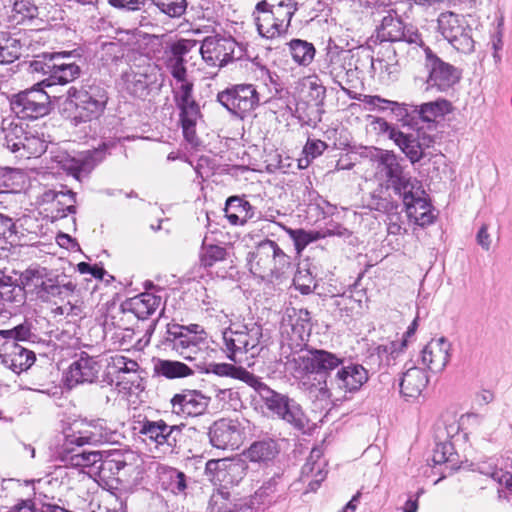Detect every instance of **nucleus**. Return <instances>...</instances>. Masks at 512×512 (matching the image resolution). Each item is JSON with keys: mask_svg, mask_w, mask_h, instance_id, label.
<instances>
[{"mask_svg": "<svg viewBox=\"0 0 512 512\" xmlns=\"http://www.w3.org/2000/svg\"><path fill=\"white\" fill-rule=\"evenodd\" d=\"M165 340L179 356L188 361H195L197 368L203 373L238 379L250 387L256 382L257 376L241 366L230 363H206L209 342L207 334L198 324H168Z\"/></svg>", "mask_w": 512, "mask_h": 512, "instance_id": "obj_1", "label": "nucleus"}, {"mask_svg": "<svg viewBox=\"0 0 512 512\" xmlns=\"http://www.w3.org/2000/svg\"><path fill=\"white\" fill-rule=\"evenodd\" d=\"M21 283L27 292L43 303L57 305L53 309L55 315L80 316L82 301L76 294V284L72 281L63 282L43 267L28 268L22 272Z\"/></svg>", "mask_w": 512, "mask_h": 512, "instance_id": "obj_2", "label": "nucleus"}, {"mask_svg": "<svg viewBox=\"0 0 512 512\" xmlns=\"http://www.w3.org/2000/svg\"><path fill=\"white\" fill-rule=\"evenodd\" d=\"M302 385L318 399L332 396L327 384L330 371L343 364L344 358L323 349H309L293 358Z\"/></svg>", "mask_w": 512, "mask_h": 512, "instance_id": "obj_3", "label": "nucleus"}, {"mask_svg": "<svg viewBox=\"0 0 512 512\" xmlns=\"http://www.w3.org/2000/svg\"><path fill=\"white\" fill-rule=\"evenodd\" d=\"M219 321L229 326L222 331V350L226 357L234 362H240L241 356L250 354L257 356L262 350L263 329L260 324L250 320L246 323L234 322L227 314L221 313Z\"/></svg>", "mask_w": 512, "mask_h": 512, "instance_id": "obj_4", "label": "nucleus"}, {"mask_svg": "<svg viewBox=\"0 0 512 512\" xmlns=\"http://www.w3.org/2000/svg\"><path fill=\"white\" fill-rule=\"evenodd\" d=\"M297 11L296 0H257L252 17L261 37L275 39L288 32Z\"/></svg>", "mask_w": 512, "mask_h": 512, "instance_id": "obj_5", "label": "nucleus"}, {"mask_svg": "<svg viewBox=\"0 0 512 512\" xmlns=\"http://www.w3.org/2000/svg\"><path fill=\"white\" fill-rule=\"evenodd\" d=\"M252 388L258 393L266 408L273 415L289 423L296 429L302 430L305 428L307 418L297 402L290 399L287 395L270 389L259 377H257Z\"/></svg>", "mask_w": 512, "mask_h": 512, "instance_id": "obj_6", "label": "nucleus"}, {"mask_svg": "<svg viewBox=\"0 0 512 512\" xmlns=\"http://www.w3.org/2000/svg\"><path fill=\"white\" fill-rule=\"evenodd\" d=\"M70 102L74 105L75 124L99 119L108 103V92L101 85H89L80 90H69Z\"/></svg>", "mask_w": 512, "mask_h": 512, "instance_id": "obj_7", "label": "nucleus"}, {"mask_svg": "<svg viewBox=\"0 0 512 512\" xmlns=\"http://www.w3.org/2000/svg\"><path fill=\"white\" fill-rule=\"evenodd\" d=\"M250 271L261 278L277 275L289 265V257L272 240L260 242L248 259Z\"/></svg>", "mask_w": 512, "mask_h": 512, "instance_id": "obj_8", "label": "nucleus"}, {"mask_svg": "<svg viewBox=\"0 0 512 512\" xmlns=\"http://www.w3.org/2000/svg\"><path fill=\"white\" fill-rule=\"evenodd\" d=\"M217 101L234 117L244 119L260 104L259 93L252 84H235L218 92Z\"/></svg>", "mask_w": 512, "mask_h": 512, "instance_id": "obj_9", "label": "nucleus"}, {"mask_svg": "<svg viewBox=\"0 0 512 512\" xmlns=\"http://www.w3.org/2000/svg\"><path fill=\"white\" fill-rule=\"evenodd\" d=\"M192 81L187 80L175 83L173 97L177 108L180 110V121L185 139L194 143L196 139L195 126L201 116L199 105L193 97Z\"/></svg>", "mask_w": 512, "mask_h": 512, "instance_id": "obj_10", "label": "nucleus"}, {"mask_svg": "<svg viewBox=\"0 0 512 512\" xmlns=\"http://www.w3.org/2000/svg\"><path fill=\"white\" fill-rule=\"evenodd\" d=\"M42 81L19 92L11 100V109L19 119H37L50 112V96L43 90Z\"/></svg>", "mask_w": 512, "mask_h": 512, "instance_id": "obj_11", "label": "nucleus"}, {"mask_svg": "<svg viewBox=\"0 0 512 512\" xmlns=\"http://www.w3.org/2000/svg\"><path fill=\"white\" fill-rule=\"evenodd\" d=\"M437 23L438 31L457 51L464 54L474 51L472 28L461 15L444 12L439 15Z\"/></svg>", "mask_w": 512, "mask_h": 512, "instance_id": "obj_12", "label": "nucleus"}, {"mask_svg": "<svg viewBox=\"0 0 512 512\" xmlns=\"http://www.w3.org/2000/svg\"><path fill=\"white\" fill-rule=\"evenodd\" d=\"M424 51L425 68L428 72L427 90L436 88L438 91H447L460 80V72L457 68L441 60L429 47H425Z\"/></svg>", "mask_w": 512, "mask_h": 512, "instance_id": "obj_13", "label": "nucleus"}, {"mask_svg": "<svg viewBox=\"0 0 512 512\" xmlns=\"http://www.w3.org/2000/svg\"><path fill=\"white\" fill-rule=\"evenodd\" d=\"M378 38L381 41L397 42L403 41L416 46H424V42L417 27L406 25L397 15L389 11L383 17L381 25L378 28Z\"/></svg>", "mask_w": 512, "mask_h": 512, "instance_id": "obj_14", "label": "nucleus"}, {"mask_svg": "<svg viewBox=\"0 0 512 512\" xmlns=\"http://www.w3.org/2000/svg\"><path fill=\"white\" fill-rule=\"evenodd\" d=\"M237 42L231 37L208 36L201 44L200 53L210 66L223 67L233 61Z\"/></svg>", "mask_w": 512, "mask_h": 512, "instance_id": "obj_15", "label": "nucleus"}, {"mask_svg": "<svg viewBox=\"0 0 512 512\" xmlns=\"http://www.w3.org/2000/svg\"><path fill=\"white\" fill-rule=\"evenodd\" d=\"M374 166V179L385 188H395L405 175L397 156L388 150H379L371 159Z\"/></svg>", "mask_w": 512, "mask_h": 512, "instance_id": "obj_16", "label": "nucleus"}, {"mask_svg": "<svg viewBox=\"0 0 512 512\" xmlns=\"http://www.w3.org/2000/svg\"><path fill=\"white\" fill-rule=\"evenodd\" d=\"M138 426H134V430L146 439L154 442L157 446L166 445L170 449L174 448L181 435L182 426L168 425L164 420L151 421L143 419L138 421Z\"/></svg>", "mask_w": 512, "mask_h": 512, "instance_id": "obj_17", "label": "nucleus"}, {"mask_svg": "<svg viewBox=\"0 0 512 512\" xmlns=\"http://www.w3.org/2000/svg\"><path fill=\"white\" fill-rule=\"evenodd\" d=\"M209 440L217 449H236L244 438V432L240 423L232 419H219L209 428Z\"/></svg>", "mask_w": 512, "mask_h": 512, "instance_id": "obj_18", "label": "nucleus"}, {"mask_svg": "<svg viewBox=\"0 0 512 512\" xmlns=\"http://www.w3.org/2000/svg\"><path fill=\"white\" fill-rule=\"evenodd\" d=\"M369 380L368 370L359 363L340 365L330 380V392L337 390L343 393H355Z\"/></svg>", "mask_w": 512, "mask_h": 512, "instance_id": "obj_19", "label": "nucleus"}, {"mask_svg": "<svg viewBox=\"0 0 512 512\" xmlns=\"http://www.w3.org/2000/svg\"><path fill=\"white\" fill-rule=\"evenodd\" d=\"M113 146L110 143H103L94 150L81 153L77 158L69 156H56L57 162L64 170L71 173L77 179L81 174L89 173L95 165L100 163L107 154V151Z\"/></svg>", "mask_w": 512, "mask_h": 512, "instance_id": "obj_20", "label": "nucleus"}, {"mask_svg": "<svg viewBox=\"0 0 512 512\" xmlns=\"http://www.w3.org/2000/svg\"><path fill=\"white\" fill-rule=\"evenodd\" d=\"M158 75V70L154 66L131 68L122 76L124 88L132 96L146 98L152 87L157 84Z\"/></svg>", "mask_w": 512, "mask_h": 512, "instance_id": "obj_21", "label": "nucleus"}, {"mask_svg": "<svg viewBox=\"0 0 512 512\" xmlns=\"http://www.w3.org/2000/svg\"><path fill=\"white\" fill-rule=\"evenodd\" d=\"M209 400L199 390L185 389L171 398V410L180 417H196L206 411Z\"/></svg>", "mask_w": 512, "mask_h": 512, "instance_id": "obj_22", "label": "nucleus"}, {"mask_svg": "<svg viewBox=\"0 0 512 512\" xmlns=\"http://www.w3.org/2000/svg\"><path fill=\"white\" fill-rule=\"evenodd\" d=\"M452 344L445 337L432 338L421 350L420 361L431 372H442L451 358Z\"/></svg>", "mask_w": 512, "mask_h": 512, "instance_id": "obj_23", "label": "nucleus"}, {"mask_svg": "<svg viewBox=\"0 0 512 512\" xmlns=\"http://www.w3.org/2000/svg\"><path fill=\"white\" fill-rule=\"evenodd\" d=\"M1 363L16 374L27 371L35 362V353L15 341H6L0 350Z\"/></svg>", "mask_w": 512, "mask_h": 512, "instance_id": "obj_24", "label": "nucleus"}, {"mask_svg": "<svg viewBox=\"0 0 512 512\" xmlns=\"http://www.w3.org/2000/svg\"><path fill=\"white\" fill-rule=\"evenodd\" d=\"M100 370L101 365L94 357L82 354L70 365L66 381L71 387L82 383H93L97 380Z\"/></svg>", "mask_w": 512, "mask_h": 512, "instance_id": "obj_25", "label": "nucleus"}, {"mask_svg": "<svg viewBox=\"0 0 512 512\" xmlns=\"http://www.w3.org/2000/svg\"><path fill=\"white\" fill-rule=\"evenodd\" d=\"M26 293L27 289L22 283H12L9 277L0 280V300L11 316L21 313L26 303Z\"/></svg>", "mask_w": 512, "mask_h": 512, "instance_id": "obj_26", "label": "nucleus"}, {"mask_svg": "<svg viewBox=\"0 0 512 512\" xmlns=\"http://www.w3.org/2000/svg\"><path fill=\"white\" fill-rule=\"evenodd\" d=\"M83 433L88 439V445L96 446L117 441L118 433L104 419L80 420Z\"/></svg>", "mask_w": 512, "mask_h": 512, "instance_id": "obj_27", "label": "nucleus"}, {"mask_svg": "<svg viewBox=\"0 0 512 512\" xmlns=\"http://www.w3.org/2000/svg\"><path fill=\"white\" fill-rule=\"evenodd\" d=\"M426 372L415 365L406 368L400 377V392L405 398H417L428 384Z\"/></svg>", "mask_w": 512, "mask_h": 512, "instance_id": "obj_28", "label": "nucleus"}, {"mask_svg": "<svg viewBox=\"0 0 512 512\" xmlns=\"http://www.w3.org/2000/svg\"><path fill=\"white\" fill-rule=\"evenodd\" d=\"M322 456L323 451L321 448H313L306 463L302 467V479L305 481L308 478H312L308 483L309 491H315L326 477V472L324 471L326 462Z\"/></svg>", "mask_w": 512, "mask_h": 512, "instance_id": "obj_29", "label": "nucleus"}, {"mask_svg": "<svg viewBox=\"0 0 512 512\" xmlns=\"http://www.w3.org/2000/svg\"><path fill=\"white\" fill-rule=\"evenodd\" d=\"M161 298L152 293H141L123 304V310L133 313L138 319H147L160 306Z\"/></svg>", "mask_w": 512, "mask_h": 512, "instance_id": "obj_30", "label": "nucleus"}, {"mask_svg": "<svg viewBox=\"0 0 512 512\" xmlns=\"http://www.w3.org/2000/svg\"><path fill=\"white\" fill-rule=\"evenodd\" d=\"M224 211L226 218L232 225H245L255 216V208L239 196L229 197Z\"/></svg>", "mask_w": 512, "mask_h": 512, "instance_id": "obj_31", "label": "nucleus"}, {"mask_svg": "<svg viewBox=\"0 0 512 512\" xmlns=\"http://www.w3.org/2000/svg\"><path fill=\"white\" fill-rule=\"evenodd\" d=\"M27 125L18 118H5L1 123L3 144L12 152H21L23 138L27 132Z\"/></svg>", "mask_w": 512, "mask_h": 512, "instance_id": "obj_32", "label": "nucleus"}, {"mask_svg": "<svg viewBox=\"0 0 512 512\" xmlns=\"http://www.w3.org/2000/svg\"><path fill=\"white\" fill-rule=\"evenodd\" d=\"M159 483L163 490L176 496H185L189 478L176 468L163 467L159 472Z\"/></svg>", "mask_w": 512, "mask_h": 512, "instance_id": "obj_33", "label": "nucleus"}, {"mask_svg": "<svg viewBox=\"0 0 512 512\" xmlns=\"http://www.w3.org/2000/svg\"><path fill=\"white\" fill-rule=\"evenodd\" d=\"M280 479V474H275L265 481L254 493L251 500L252 504L263 508H269L273 504L284 500L285 497L283 495L277 494L279 492Z\"/></svg>", "mask_w": 512, "mask_h": 512, "instance_id": "obj_34", "label": "nucleus"}, {"mask_svg": "<svg viewBox=\"0 0 512 512\" xmlns=\"http://www.w3.org/2000/svg\"><path fill=\"white\" fill-rule=\"evenodd\" d=\"M97 466L99 478L102 481L113 479L126 465L125 454L119 450L102 452V459Z\"/></svg>", "mask_w": 512, "mask_h": 512, "instance_id": "obj_35", "label": "nucleus"}, {"mask_svg": "<svg viewBox=\"0 0 512 512\" xmlns=\"http://www.w3.org/2000/svg\"><path fill=\"white\" fill-rule=\"evenodd\" d=\"M418 326V317H416L409 325L407 331L404 334V339L401 341H391L389 343L379 345L376 348V352L381 362L389 366L398 357L407 345V339L415 334Z\"/></svg>", "mask_w": 512, "mask_h": 512, "instance_id": "obj_36", "label": "nucleus"}, {"mask_svg": "<svg viewBox=\"0 0 512 512\" xmlns=\"http://www.w3.org/2000/svg\"><path fill=\"white\" fill-rule=\"evenodd\" d=\"M83 433V427L80 421L74 422L63 432L64 439L59 448V458L64 459L66 456L74 453L78 447L88 445V439Z\"/></svg>", "mask_w": 512, "mask_h": 512, "instance_id": "obj_37", "label": "nucleus"}, {"mask_svg": "<svg viewBox=\"0 0 512 512\" xmlns=\"http://www.w3.org/2000/svg\"><path fill=\"white\" fill-rule=\"evenodd\" d=\"M279 453L277 443L272 439L256 441L244 452V456L251 462L268 463Z\"/></svg>", "mask_w": 512, "mask_h": 512, "instance_id": "obj_38", "label": "nucleus"}, {"mask_svg": "<svg viewBox=\"0 0 512 512\" xmlns=\"http://www.w3.org/2000/svg\"><path fill=\"white\" fill-rule=\"evenodd\" d=\"M154 372L166 379H179L192 376L194 371L180 361L158 359L154 363Z\"/></svg>", "mask_w": 512, "mask_h": 512, "instance_id": "obj_39", "label": "nucleus"}, {"mask_svg": "<svg viewBox=\"0 0 512 512\" xmlns=\"http://www.w3.org/2000/svg\"><path fill=\"white\" fill-rule=\"evenodd\" d=\"M412 111L419 116L424 122H434L436 119L443 117L451 111V104L445 99H437L435 101L415 105Z\"/></svg>", "mask_w": 512, "mask_h": 512, "instance_id": "obj_40", "label": "nucleus"}, {"mask_svg": "<svg viewBox=\"0 0 512 512\" xmlns=\"http://www.w3.org/2000/svg\"><path fill=\"white\" fill-rule=\"evenodd\" d=\"M80 75V67L75 63H64L56 60L55 69L51 78H45L42 80V84L46 87L53 86L56 84H67L72 82Z\"/></svg>", "mask_w": 512, "mask_h": 512, "instance_id": "obj_41", "label": "nucleus"}, {"mask_svg": "<svg viewBox=\"0 0 512 512\" xmlns=\"http://www.w3.org/2000/svg\"><path fill=\"white\" fill-rule=\"evenodd\" d=\"M392 140L413 164L419 162L425 155L420 149L419 143L413 134L394 132L392 134Z\"/></svg>", "mask_w": 512, "mask_h": 512, "instance_id": "obj_42", "label": "nucleus"}, {"mask_svg": "<svg viewBox=\"0 0 512 512\" xmlns=\"http://www.w3.org/2000/svg\"><path fill=\"white\" fill-rule=\"evenodd\" d=\"M405 208L409 219L421 227L434 222L435 216L431 210V205L424 196Z\"/></svg>", "mask_w": 512, "mask_h": 512, "instance_id": "obj_43", "label": "nucleus"}, {"mask_svg": "<svg viewBox=\"0 0 512 512\" xmlns=\"http://www.w3.org/2000/svg\"><path fill=\"white\" fill-rule=\"evenodd\" d=\"M401 180L395 186L394 191L402 197L405 207L425 195L422 185L417 179L404 175Z\"/></svg>", "mask_w": 512, "mask_h": 512, "instance_id": "obj_44", "label": "nucleus"}, {"mask_svg": "<svg viewBox=\"0 0 512 512\" xmlns=\"http://www.w3.org/2000/svg\"><path fill=\"white\" fill-rule=\"evenodd\" d=\"M297 318L293 321L290 316V327L292 331L291 339L298 345L299 342H304L308 339L311 331L310 313L307 310L300 309L297 313Z\"/></svg>", "mask_w": 512, "mask_h": 512, "instance_id": "obj_45", "label": "nucleus"}, {"mask_svg": "<svg viewBox=\"0 0 512 512\" xmlns=\"http://www.w3.org/2000/svg\"><path fill=\"white\" fill-rule=\"evenodd\" d=\"M109 365L117 373V379L119 380H124L126 374L130 375L132 383L139 378L137 374L139 365L132 359L122 355H115L111 357Z\"/></svg>", "mask_w": 512, "mask_h": 512, "instance_id": "obj_46", "label": "nucleus"}, {"mask_svg": "<svg viewBox=\"0 0 512 512\" xmlns=\"http://www.w3.org/2000/svg\"><path fill=\"white\" fill-rule=\"evenodd\" d=\"M301 92L306 94L309 101L316 106L323 103L326 94V88L322 85L316 76L304 77L300 83Z\"/></svg>", "mask_w": 512, "mask_h": 512, "instance_id": "obj_47", "label": "nucleus"}, {"mask_svg": "<svg viewBox=\"0 0 512 512\" xmlns=\"http://www.w3.org/2000/svg\"><path fill=\"white\" fill-rule=\"evenodd\" d=\"M290 52L293 60L299 65H309L315 56V48L313 44L300 40L294 39L289 43Z\"/></svg>", "mask_w": 512, "mask_h": 512, "instance_id": "obj_48", "label": "nucleus"}, {"mask_svg": "<svg viewBox=\"0 0 512 512\" xmlns=\"http://www.w3.org/2000/svg\"><path fill=\"white\" fill-rule=\"evenodd\" d=\"M24 174L18 169L0 167V194L13 192L21 188Z\"/></svg>", "mask_w": 512, "mask_h": 512, "instance_id": "obj_49", "label": "nucleus"}, {"mask_svg": "<svg viewBox=\"0 0 512 512\" xmlns=\"http://www.w3.org/2000/svg\"><path fill=\"white\" fill-rule=\"evenodd\" d=\"M102 459V452L100 451H89L81 453H73L66 456L61 461L67 466L75 468H86L93 467L99 463Z\"/></svg>", "mask_w": 512, "mask_h": 512, "instance_id": "obj_50", "label": "nucleus"}, {"mask_svg": "<svg viewBox=\"0 0 512 512\" xmlns=\"http://www.w3.org/2000/svg\"><path fill=\"white\" fill-rule=\"evenodd\" d=\"M23 139L20 152L21 157H38L46 151L47 145L45 141L37 134L27 130Z\"/></svg>", "mask_w": 512, "mask_h": 512, "instance_id": "obj_51", "label": "nucleus"}, {"mask_svg": "<svg viewBox=\"0 0 512 512\" xmlns=\"http://www.w3.org/2000/svg\"><path fill=\"white\" fill-rule=\"evenodd\" d=\"M225 256L226 249L224 247L207 244L206 240L203 241L200 253V261L203 266L211 267L216 262L224 260Z\"/></svg>", "mask_w": 512, "mask_h": 512, "instance_id": "obj_52", "label": "nucleus"}, {"mask_svg": "<svg viewBox=\"0 0 512 512\" xmlns=\"http://www.w3.org/2000/svg\"><path fill=\"white\" fill-rule=\"evenodd\" d=\"M432 461L435 465L450 464V468L453 469L455 467L456 455L452 443L442 442L436 444L433 450Z\"/></svg>", "mask_w": 512, "mask_h": 512, "instance_id": "obj_53", "label": "nucleus"}, {"mask_svg": "<svg viewBox=\"0 0 512 512\" xmlns=\"http://www.w3.org/2000/svg\"><path fill=\"white\" fill-rule=\"evenodd\" d=\"M215 399L227 409L237 411L242 407L239 392L232 388H215Z\"/></svg>", "mask_w": 512, "mask_h": 512, "instance_id": "obj_54", "label": "nucleus"}, {"mask_svg": "<svg viewBox=\"0 0 512 512\" xmlns=\"http://www.w3.org/2000/svg\"><path fill=\"white\" fill-rule=\"evenodd\" d=\"M163 14L178 18L182 16L187 8L186 0H150Z\"/></svg>", "mask_w": 512, "mask_h": 512, "instance_id": "obj_55", "label": "nucleus"}, {"mask_svg": "<svg viewBox=\"0 0 512 512\" xmlns=\"http://www.w3.org/2000/svg\"><path fill=\"white\" fill-rule=\"evenodd\" d=\"M479 471L482 474L491 477L499 484L505 485L507 489L512 492V474L510 472L503 471V469L498 468L496 465L491 463H484L479 467Z\"/></svg>", "mask_w": 512, "mask_h": 512, "instance_id": "obj_56", "label": "nucleus"}, {"mask_svg": "<svg viewBox=\"0 0 512 512\" xmlns=\"http://www.w3.org/2000/svg\"><path fill=\"white\" fill-rule=\"evenodd\" d=\"M290 238L293 240L295 248L298 253L305 249V247L318 240L321 235L319 232L305 231L303 229H286Z\"/></svg>", "mask_w": 512, "mask_h": 512, "instance_id": "obj_57", "label": "nucleus"}, {"mask_svg": "<svg viewBox=\"0 0 512 512\" xmlns=\"http://www.w3.org/2000/svg\"><path fill=\"white\" fill-rule=\"evenodd\" d=\"M209 512H234L229 493L221 490L214 492L210 497Z\"/></svg>", "mask_w": 512, "mask_h": 512, "instance_id": "obj_58", "label": "nucleus"}, {"mask_svg": "<svg viewBox=\"0 0 512 512\" xmlns=\"http://www.w3.org/2000/svg\"><path fill=\"white\" fill-rule=\"evenodd\" d=\"M68 53L61 54H53L50 56L49 61H45L44 59H35L30 63V70L36 73H42L43 75H48L47 78H51L53 74V70L55 69L56 60H60L61 57H68Z\"/></svg>", "mask_w": 512, "mask_h": 512, "instance_id": "obj_59", "label": "nucleus"}, {"mask_svg": "<svg viewBox=\"0 0 512 512\" xmlns=\"http://www.w3.org/2000/svg\"><path fill=\"white\" fill-rule=\"evenodd\" d=\"M17 240L15 222L12 218L0 213V244H13Z\"/></svg>", "mask_w": 512, "mask_h": 512, "instance_id": "obj_60", "label": "nucleus"}, {"mask_svg": "<svg viewBox=\"0 0 512 512\" xmlns=\"http://www.w3.org/2000/svg\"><path fill=\"white\" fill-rule=\"evenodd\" d=\"M241 466L238 463L229 462L226 459L222 460H209L206 463L205 466V473L207 475H216L217 478L220 480V475L229 470L231 472H234L238 470Z\"/></svg>", "mask_w": 512, "mask_h": 512, "instance_id": "obj_61", "label": "nucleus"}, {"mask_svg": "<svg viewBox=\"0 0 512 512\" xmlns=\"http://www.w3.org/2000/svg\"><path fill=\"white\" fill-rule=\"evenodd\" d=\"M20 48L16 40L0 42V64L11 63L20 55Z\"/></svg>", "mask_w": 512, "mask_h": 512, "instance_id": "obj_62", "label": "nucleus"}, {"mask_svg": "<svg viewBox=\"0 0 512 512\" xmlns=\"http://www.w3.org/2000/svg\"><path fill=\"white\" fill-rule=\"evenodd\" d=\"M13 11L20 15V20L33 19L38 15V8L32 0H15Z\"/></svg>", "mask_w": 512, "mask_h": 512, "instance_id": "obj_63", "label": "nucleus"}, {"mask_svg": "<svg viewBox=\"0 0 512 512\" xmlns=\"http://www.w3.org/2000/svg\"><path fill=\"white\" fill-rule=\"evenodd\" d=\"M167 68L176 83L189 80L187 78V70L185 67V60L183 58L169 57L167 60Z\"/></svg>", "mask_w": 512, "mask_h": 512, "instance_id": "obj_64", "label": "nucleus"}]
</instances>
